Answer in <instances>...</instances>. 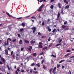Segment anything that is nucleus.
<instances>
[{
    "label": "nucleus",
    "mask_w": 74,
    "mask_h": 74,
    "mask_svg": "<svg viewBox=\"0 0 74 74\" xmlns=\"http://www.w3.org/2000/svg\"><path fill=\"white\" fill-rule=\"evenodd\" d=\"M42 38H45V36H42Z\"/></svg>",
    "instance_id": "47"
},
{
    "label": "nucleus",
    "mask_w": 74,
    "mask_h": 74,
    "mask_svg": "<svg viewBox=\"0 0 74 74\" xmlns=\"http://www.w3.org/2000/svg\"><path fill=\"white\" fill-rule=\"evenodd\" d=\"M60 16V13H58V18H59V16Z\"/></svg>",
    "instance_id": "34"
},
{
    "label": "nucleus",
    "mask_w": 74,
    "mask_h": 74,
    "mask_svg": "<svg viewBox=\"0 0 74 74\" xmlns=\"http://www.w3.org/2000/svg\"><path fill=\"white\" fill-rule=\"evenodd\" d=\"M69 71V74H71V71Z\"/></svg>",
    "instance_id": "57"
},
{
    "label": "nucleus",
    "mask_w": 74,
    "mask_h": 74,
    "mask_svg": "<svg viewBox=\"0 0 74 74\" xmlns=\"http://www.w3.org/2000/svg\"><path fill=\"white\" fill-rule=\"evenodd\" d=\"M8 40H10V41H11L12 40L10 38H8L7 39V41L6 43V42L4 43L5 45H8Z\"/></svg>",
    "instance_id": "1"
},
{
    "label": "nucleus",
    "mask_w": 74,
    "mask_h": 74,
    "mask_svg": "<svg viewBox=\"0 0 74 74\" xmlns=\"http://www.w3.org/2000/svg\"><path fill=\"white\" fill-rule=\"evenodd\" d=\"M18 37H21V35L19 34H18Z\"/></svg>",
    "instance_id": "45"
},
{
    "label": "nucleus",
    "mask_w": 74,
    "mask_h": 74,
    "mask_svg": "<svg viewBox=\"0 0 74 74\" xmlns=\"http://www.w3.org/2000/svg\"><path fill=\"white\" fill-rule=\"evenodd\" d=\"M38 35H40L41 34V33H40V32H39L38 33Z\"/></svg>",
    "instance_id": "63"
},
{
    "label": "nucleus",
    "mask_w": 74,
    "mask_h": 74,
    "mask_svg": "<svg viewBox=\"0 0 74 74\" xmlns=\"http://www.w3.org/2000/svg\"><path fill=\"white\" fill-rule=\"evenodd\" d=\"M23 48H22L21 49V51H23Z\"/></svg>",
    "instance_id": "61"
},
{
    "label": "nucleus",
    "mask_w": 74,
    "mask_h": 74,
    "mask_svg": "<svg viewBox=\"0 0 74 74\" xmlns=\"http://www.w3.org/2000/svg\"><path fill=\"white\" fill-rule=\"evenodd\" d=\"M23 26V27H24L25 26V24L24 23H22L21 24Z\"/></svg>",
    "instance_id": "16"
},
{
    "label": "nucleus",
    "mask_w": 74,
    "mask_h": 74,
    "mask_svg": "<svg viewBox=\"0 0 74 74\" xmlns=\"http://www.w3.org/2000/svg\"><path fill=\"white\" fill-rule=\"evenodd\" d=\"M13 53H14V52L13 51H12L11 53V55H12L13 54Z\"/></svg>",
    "instance_id": "46"
},
{
    "label": "nucleus",
    "mask_w": 74,
    "mask_h": 74,
    "mask_svg": "<svg viewBox=\"0 0 74 74\" xmlns=\"http://www.w3.org/2000/svg\"><path fill=\"white\" fill-rule=\"evenodd\" d=\"M1 60L3 62H5V60H4V59L3 58H1Z\"/></svg>",
    "instance_id": "13"
},
{
    "label": "nucleus",
    "mask_w": 74,
    "mask_h": 74,
    "mask_svg": "<svg viewBox=\"0 0 74 74\" xmlns=\"http://www.w3.org/2000/svg\"><path fill=\"white\" fill-rule=\"evenodd\" d=\"M29 58H30V57H27V61H28L29 60Z\"/></svg>",
    "instance_id": "37"
},
{
    "label": "nucleus",
    "mask_w": 74,
    "mask_h": 74,
    "mask_svg": "<svg viewBox=\"0 0 74 74\" xmlns=\"http://www.w3.org/2000/svg\"><path fill=\"white\" fill-rule=\"evenodd\" d=\"M62 39L60 40V41H58V42H59V43H60V42H62Z\"/></svg>",
    "instance_id": "44"
},
{
    "label": "nucleus",
    "mask_w": 74,
    "mask_h": 74,
    "mask_svg": "<svg viewBox=\"0 0 74 74\" xmlns=\"http://www.w3.org/2000/svg\"><path fill=\"white\" fill-rule=\"evenodd\" d=\"M34 70H37V69H36V68H34Z\"/></svg>",
    "instance_id": "60"
},
{
    "label": "nucleus",
    "mask_w": 74,
    "mask_h": 74,
    "mask_svg": "<svg viewBox=\"0 0 74 74\" xmlns=\"http://www.w3.org/2000/svg\"><path fill=\"white\" fill-rule=\"evenodd\" d=\"M53 1H54V0H51L50 1L51 2H53Z\"/></svg>",
    "instance_id": "59"
},
{
    "label": "nucleus",
    "mask_w": 74,
    "mask_h": 74,
    "mask_svg": "<svg viewBox=\"0 0 74 74\" xmlns=\"http://www.w3.org/2000/svg\"><path fill=\"white\" fill-rule=\"evenodd\" d=\"M64 66H62V68L63 69V68H64Z\"/></svg>",
    "instance_id": "64"
},
{
    "label": "nucleus",
    "mask_w": 74,
    "mask_h": 74,
    "mask_svg": "<svg viewBox=\"0 0 74 74\" xmlns=\"http://www.w3.org/2000/svg\"><path fill=\"white\" fill-rule=\"evenodd\" d=\"M66 62H71V60H67L66 61Z\"/></svg>",
    "instance_id": "27"
},
{
    "label": "nucleus",
    "mask_w": 74,
    "mask_h": 74,
    "mask_svg": "<svg viewBox=\"0 0 74 74\" xmlns=\"http://www.w3.org/2000/svg\"><path fill=\"white\" fill-rule=\"evenodd\" d=\"M31 44H33L35 42V41L33 40H32L30 42Z\"/></svg>",
    "instance_id": "11"
},
{
    "label": "nucleus",
    "mask_w": 74,
    "mask_h": 74,
    "mask_svg": "<svg viewBox=\"0 0 74 74\" xmlns=\"http://www.w3.org/2000/svg\"><path fill=\"white\" fill-rule=\"evenodd\" d=\"M39 48H41L42 47V46L41 45H39L38 46Z\"/></svg>",
    "instance_id": "31"
},
{
    "label": "nucleus",
    "mask_w": 74,
    "mask_h": 74,
    "mask_svg": "<svg viewBox=\"0 0 74 74\" xmlns=\"http://www.w3.org/2000/svg\"><path fill=\"white\" fill-rule=\"evenodd\" d=\"M7 67L9 70H10V68H9V66H8L7 65Z\"/></svg>",
    "instance_id": "38"
},
{
    "label": "nucleus",
    "mask_w": 74,
    "mask_h": 74,
    "mask_svg": "<svg viewBox=\"0 0 74 74\" xmlns=\"http://www.w3.org/2000/svg\"><path fill=\"white\" fill-rule=\"evenodd\" d=\"M62 44L61 43H60V44H58L57 45H56V47H57L58 46H59V45H61Z\"/></svg>",
    "instance_id": "25"
},
{
    "label": "nucleus",
    "mask_w": 74,
    "mask_h": 74,
    "mask_svg": "<svg viewBox=\"0 0 74 74\" xmlns=\"http://www.w3.org/2000/svg\"><path fill=\"white\" fill-rule=\"evenodd\" d=\"M44 0H41L40 1V3H42V1H43Z\"/></svg>",
    "instance_id": "50"
},
{
    "label": "nucleus",
    "mask_w": 74,
    "mask_h": 74,
    "mask_svg": "<svg viewBox=\"0 0 74 74\" xmlns=\"http://www.w3.org/2000/svg\"><path fill=\"white\" fill-rule=\"evenodd\" d=\"M33 73H34V74H37V73H38V71H33Z\"/></svg>",
    "instance_id": "9"
},
{
    "label": "nucleus",
    "mask_w": 74,
    "mask_h": 74,
    "mask_svg": "<svg viewBox=\"0 0 74 74\" xmlns=\"http://www.w3.org/2000/svg\"><path fill=\"white\" fill-rule=\"evenodd\" d=\"M69 5H67V6H66L65 8V9H69Z\"/></svg>",
    "instance_id": "7"
},
{
    "label": "nucleus",
    "mask_w": 74,
    "mask_h": 74,
    "mask_svg": "<svg viewBox=\"0 0 74 74\" xmlns=\"http://www.w3.org/2000/svg\"><path fill=\"white\" fill-rule=\"evenodd\" d=\"M43 69H46V67L45 66L43 65Z\"/></svg>",
    "instance_id": "40"
},
{
    "label": "nucleus",
    "mask_w": 74,
    "mask_h": 74,
    "mask_svg": "<svg viewBox=\"0 0 74 74\" xmlns=\"http://www.w3.org/2000/svg\"><path fill=\"white\" fill-rule=\"evenodd\" d=\"M66 55H67V56H69V55H70V53H68Z\"/></svg>",
    "instance_id": "52"
},
{
    "label": "nucleus",
    "mask_w": 74,
    "mask_h": 74,
    "mask_svg": "<svg viewBox=\"0 0 74 74\" xmlns=\"http://www.w3.org/2000/svg\"><path fill=\"white\" fill-rule=\"evenodd\" d=\"M62 27L63 28V29H64L66 27V26L64 25H62Z\"/></svg>",
    "instance_id": "12"
},
{
    "label": "nucleus",
    "mask_w": 74,
    "mask_h": 74,
    "mask_svg": "<svg viewBox=\"0 0 74 74\" xmlns=\"http://www.w3.org/2000/svg\"><path fill=\"white\" fill-rule=\"evenodd\" d=\"M65 61V60H62L59 62V63H62V62H64Z\"/></svg>",
    "instance_id": "10"
},
{
    "label": "nucleus",
    "mask_w": 74,
    "mask_h": 74,
    "mask_svg": "<svg viewBox=\"0 0 74 74\" xmlns=\"http://www.w3.org/2000/svg\"><path fill=\"white\" fill-rule=\"evenodd\" d=\"M69 22H70V23H71V22H72V21H71V20H70L69 21Z\"/></svg>",
    "instance_id": "56"
},
{
    "label": "nucleus",
    "mask_w": 74,
    "mask_h": 74,
    "mask_svg": "<svg viewBox=\"0 0 74 74\" xmlns=\"http://www.w3.org/2000/svg\"><path fill=\"white\" fill-rule=\"evenodd\" d=\"M67 21H66L64 23V25H66V24H67Z\"/></svg>",
    "instance_id": "36"
},
{
    "label": "nucleus",
    "mask_w": 74,
    "mask_h": 74,
    "mask_svg": "<svg viewBox=\"0 0 74 74\" xmlns=\"http://www.w3.org/2000/svg\"><path fill=\"white\" fill-rule=\"evenodd\" d=\"M16 74H18V72H17V71H16Z\"/></svg>",
    "instance_id": "51"
},
{
    "label": "nucleus",
    "mask_w": 74,
    "mask_h": 74,
    "mask_svg": "<svg viewBox=\"0 0 74 74\" xmlns=\"http://www.w3.org/2000/svg\"><path fill=\"white\" fill-rule=\"evenodd\" d=\"M36 65L37 67H40V63H38L37 64H36Z\"/></svg>",
    "instance_id": "6"
},
{
    "label": "nucleus",
    "mask_w": 74,
    "mask_h": 74,
    "mask_svg": "<svg viewBox=\"0 0 74 74\" xmlns=\"http://www.w3.org/2000/svg\"><path fill=\"white\" fill-rule=\"evenodd\" d=\"M56 67H54L52 71V72L53 73V74H56V72L55 71V70H56Z\"/></svg>",
    "instance_id": "3"
},
{
    "label": "nucleus",
    "mask_w": 74,
    "mask_h": 74,
    "mask_svg": "<svg viewBox=\"0 0 74 74\" xmlns=\"http://www.w3.org/2000/svg\"><path fill=\"white\" fill-rule=\"evenodd\" d=\"M24 30V29L23 28H21L20 29V32H22V31H23Z\"/></svg>",
    "instance_id": "24"
},
{
    "label": "nucleus",
    "mask_w": 74,
    "mask_h": 74,
    "mask_svg": "<svg viewBox=\"0 0 74 74\" xmlns=\"http://www.w3.org/2000/svg\"><path fill=\"white\" fill-rule=\"evenodd\" d=\"M32 18L35 19H36V17H34V16H32L31 17Z\"/></svg>",
    "instance_id": "29"
},
{
    "label": "nucleus",
    "mask_w": 74,
    "mask_h": 74,
    "mask_svg": "<svg viewBox=\"0 0 74 74\" xmlns=\"http://www.w3.org/2000/svg\"><path fill=\"white\" fill-rule=\"evenodd\" d=\"M48 30L49 32H51V29L49 27H48Z\"/></svg>",
    "instance_id": "14"
},
{
    "label": "nucleus",
    "mask_w": 74,
    "mask_h": 74,
    "mask_svg": "<svg viewBox=\"0 0 74 74\" xmlns=\"http://www.w3.org/2000/svg\"><path fill=\"white\" fill-rule=\"evenodd\" d=\"M25 41L26 43H29V41L27 40H25Z\"/></svg>",
    "instance_id": "17"
},
{
    "label": "nucleus",
    "mask_w": 74,
    "mask_h": 74,
    "mask_svg": "<svg viewBox=\"0 0 74 74\" xmlns=\"http://www.w3.org/2000/svg\"><path fill=\"white\" fill-rule=\"evenodd\" d=\"M32 55H33V56H36L37 54L36 53H34L32 54Z\"/></svg>",
    "instance_id": "20"
},
{
    "label": "nucleus",
    "mask_w": 74,
    "mask_h": 74,
    "mask_svg": "<svg viewBox=\"0 0 74 74\" xmlns=\"http://www.w3.org/2000/svg\"><path fill=\"white\" fill-rule=\"evenodd\" d=\"M66 52H71V50L70 49H68L66 51Z\"/></svg>",
    "instance_id": "8"
},
{
    "label": "nucleus",
    "mask_w": 74,
    "mask_h": 74,
    "mask_svg": "<svg viewBox=\"0 0 74 74\" xmlns=\"http://www.w3.org/2000/svg\"><path fill=\"white\" fill-rule=\"evenodd\" d=\"M0 64H3V62H1V61L0 62Z\"/></svg>",
    "instance_id": "54"
},
{
    "label": "nucleus",
    "mask_w": 74,
    "mask_h": 74,
    "mask_svg": "<svg viewBox=\"0 0 74 74\" xmlns=\"http://www.w3.org/2000/svg\"><path fill=\"white\" fill-rule=\"evenodd\" d=\"M17 71H20V70H19V69H17Z\"/></svg>",
    "instance_id": "58"
},
{
    "label": "nucleus",
    "mask_w": 74,
    "mask_h": 74,
    "mask_svg": "<svg viewBox=\"0 0 74 74\" xmlns=\"http://www.w3.org/2000/svg\"><path fill=\"white\" fill-rule=\"evenodd\" d=\"M74 58V56L71 57H70V59H71V58Z\"/></svg>",
    "instance_id": "53"
},
{
    "label": "nucleus",
    "mask_w": 74,
    "mask_h": 74,
    "mask_svg": "<svg viewBox=\"0 0 74 74\" xmlns=\"http://www.w3.org/2000/svg\"><path fill=\"white\" fill-rule=\"evenodd\" d=\"M47 47H45L43 49H47Z\"/></svg>",
    "instance_id": "55"
},
{
    "label": "nucleus",
    "mask_w": 74,
    "mask_h": 74,
    "mask_svg": "<svg viewBox=\"0 0 74 74\" xmlns=\"http://www.w3.org/2000/svg\"><path fill=\"white\" fill-rule=\"evenodd\" d=\"M44 5V4H43L40 7H39V9L38 10V11H42V10H41V9H42V8Z\"/></svg>",
    "instance_id": "2"
},
{
    "label": "nucleus",
    "mask_w": 74,
    "mask_h": 74,
    "mask_svg": "<svg viewBox=\"0 0 74 74\" xmlns=\"http://www.w3.org/2000/svg\"><path fill=\"white\" fill-rule=\"evenodd\" d=\"M45 61V60H42V61L41 64H43V63H44V62Z\"/></svg>",
    "instance_id": "26"
},
{
    "label": "nucleus",
    "mask_w": 74,
    "mask_h": 74,
    "mask_svg": "<svg viewBox=\"0 0 74 74\" xmlns=\"http://www.w3.org/2000/svg\"><path fill=\"white\" fill-rule=\"evenodd\" d=\"M21 71L22 72V73H24V72H25V71H24V70L22 69L21 70Z\"/></svg>",
    "instance_id": "35"
},
{
    "label": "nucleus",
    "mask_w": 74,
    "mask_h": 74,
    "mask_svg": "<svg viewBox=\"0 0 74 74\" xmlns=\"http://www.w3.org/2000/svg\"><path fill=\"white\" fill-rule=\"evenodd\" d=\"M6 55H8V50H5Z\"/></svg>",
    "instance_id": "15"
},
{
    "label": "nucleus",
    "mask_w": 74,
    "mask_h": 74,
    "mask_svg": "<svg viewBox=\"0 0 74 74\" xmlns=\"http://www.w3.org/2000/svg\"><path fill=\"white\" fill-rule=\"evenodd\" d=\"M19 43L20 44H22V40H20Z\"/></svg>",
    "instance_id": "19"
},
{
    "label": "nucleus",
    "mask_w": 74,
    "mask_h": 74,
    "mask_svg": "<svg viewBox=\"0 0 74 74\" xmlns=\"http://www.w3.org/2000/svg\"><path fill=\"white\" fill-rule=\"evenodd\" d=\"M50 8L51 9H53V5H51V6Z\"/></svg>",
    "instance_id": "28"
},
{
    "label": "nucleus",
    "mask_w": 74,
    "mask_h": 74,
    "mask_svg": "<svg viewBox=\"0 0 74 74\" xmlns=\"http://www.w3.org/2000/svg\"><path fill=\"white\" fill-rule=\"evenodd\" d=\"M52 70H53V69H50V73H51V71H52Z\"/></svg>",
    "instance_id": "30"
},
{
    "label": "nucleus",
    "mask_w": 74,
    "mask_h": 74,
    "mask_svg": "<svg viewBox=\"0 0 74 74\" xmlns=\"http://www.w3.org/2000/svg\"><path fill=\"white\" fill-rule=\"evenodd\" d=\"M13 42H15L16 41V39H14L12 40Z\"/></svg>",
    "instance_id": "33"
},
{
    "label": "nucleus",
    "mask_w": 74,
    "mask_h": 74,
    "mask_svg": "<svg viewBox=\"0 0 74 74\" xmlns=\"http://www.w3.org/2000/svg\"><path fill=\"white\" fill-rule=\"evenodd\" d=\"M51 56H53V57H54V58H55L56 57V56L53 55L52 54L51 55Z\"/></svg>",
    "instance_id": "48"
},
{
    "label": "nucleus",
    "mask_w": 74,
    "mask_h": 74,
    "mask_svg": "<svg viewBox=\"0 0 74 74\" xmlns=\"http://www.w3.org/2000/svg\"><path fill=\"white\" fill-rule=\"evenodd\" d=\"M39 44L40 45H42V43L41 42H39Z\"/></svg>",
    "instance_id": "41"
},
{
    "label": "nucleus",
    "mask_w": 74,
    "mask_h": 74,
    "mask_svg": "<svg viewBox=\"0 0 74 74\" xmlns=\"http://www.w3.org/2000/svg\"><path fill=\"white\" fill-rule=\"evenodd\" d=\"M58 5L59 8H61V7H60V3H59L58 4Z\"/></svg>",
    "instance_id": "22"
},
{
    "label": "nucleus",
    "mask_w": 74,
    "mask_h": 74,
    "mask_svg": "<svg viewBox=\"0 0 74 74\" xmlns=\"http://www.w3.org/2000/svg\"><path fill=\"white\" fill-rule=\"evenodd\" d=\"M35 64H34V63H33L32 64L31 66H34V65H35Z\"/></svg>",
    "instance_id": "23"
},
{
    "label": "nucleus",
    "mask_w": 74,
    "mask_h": 74,
    "mask_svg": "<svg viewBox=\"0 0 74 74\" xmlns=\"http://www.w3.org/2000/svg\"><path fill=\"white\" fill-rule=\"evenodd\" d=\"M42 25H44L45 24H44V22H43L42 23Z\"/></svg>",
    "instance_id": "49"
},
{
    "label": "nucleus",
    "mask_w": 74,
    "mask_h": 74,
    "mask_svg": "<svg viewBox=\"0 0 74 74\" xmlns=\"http://www.w3.org/2000/svg\"><path fill=\"white\" fill-rule=\"evenodd\" d=\"M6 13L10 17H12V15H10L7 12Z\"/></svg>",
    "instance_id": "4"
},
{
    "label": "nucleus",
    "mask_w": 74,
    "mask_h": 74,
    "mask_svg": "<svg viewBox=\"0 0 74 74\" xmlns=\"http://www.w3.org/2000/svg\"><path fill=\"white\" fill-rule=\"evenodd\" d=\"M22 18V17H19V18H17V19H21Z\"/></svg>",
    "instance_id": "39"
},
{
    "label": "nucleus",
    "mask_w": 74,
    "mask_h": 74,
    "mask_svg": "<svg viewBox=\"0 0 74 74\" xmlns=\"http://www.w3.org/2000/svg\"><path fill=\"white\" fill-rule=\"evenodd\" d=\"M28 50H29V51H32L31 49H30V48H28Z\"/></svg>",
    "instance_id": "42"
},
{
    "label": "nucleus",
    "mask_w": 74,
    "mask_h": 74,
    "mask_svg": "<svg viewBox=\"0 0 74 74\" xmlns=\"http://www.w3.org/2000/svg\"><path fill=\"white\" fill-rule=\"evenodd\" d=\"M64 2L66 4H69V2L67 1V0H64Z\"/></svg>",
    "instance_id": "5"
},
{
    "label": "nucleus",
    "mask_w": 74,
    "mask_h": 74,
    "mask_svg": "<svg viewBox=\"0 0 74 74\" xmlns=\"http://www.w3.org/2000/svg\"><path fill=\"white\" fill-rule=\"evenodd\" d=\"M31 29H32V30H36V28L35 27H33L31 28Z\"/></svg>",
    "instance_id": "18"
},
{
    "label": "nucleus",
    "mask_w": 74,
    "mask_h": 74,
    "mask_svg": "<svg viewBox=\"0 0 74 74\" xmlns=\"http://www.w3.org/2000/svg\"><path fill=\"white\" fill-rule=\"evenodd\" d=\"M29 47L30 48H31V49H32V46H29Z\"/></svg>",
    "instance_id": "62"
},
{
    "label": "nucleus",
    "mask_w": 74,
    "mask_h": 74,
    "mask_svg": "<svg viewBox=\"0 0 74 74\" xmlns=\"http://www.w3.org/2000/svg\"><path fill=\"white\" fill-rule=\"evenodd\" d=\"M55 31H56V29H54L52 31L53 33H54Z\"/></svg>",
    "instance_id": "32"
},
{
    "label": "nucleus",
    "mask_w": 74,
    "mask_h": 74,
    "mask_svg": "<svg viewBox=\"0 0 74 74\" xmlns=\"http://www.w3.org/2000/svg\"><path fill=\"white\" fill-rule=\"evenodd\" d=\"M43 53H44V52H42L41 53H40V55H42V54H43Z\"/></svg>",
    "instance_id": "43"
},
{
    "label": "nucleus",
    "mask_w": 74,
    "mask_h": 74,
    "mask_svg": "<svg viewBox=\"0 0 74 74\" xmlns=\"http://www.w3.org/2000/svg\"><path fill=\"white\" fill-rule=\"evenodd\" d=\"M60 64H57V68H59V67H60Z\"/></svg>",
    "instance_id": "21"
}]
</instances>
